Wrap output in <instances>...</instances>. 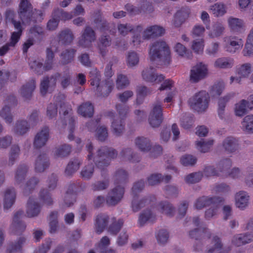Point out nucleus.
Instances as JSON below:
<instances>
[{
	"label": "nucleus",
	"instance_id": "a18cd8bd",
	"mask_svg": "<svg viewBox=\"0 0 253 253\" xmlns=\"http://www.w3.org/2000/svg\"><path fill=\"white\" fill-rule=\"evenodd\" d=\"M214 64L216 68H230L233 66L234 60L231 58L221 57L216 59Z\"/></svg>",
	"mask_w": 253,
	"mask_h": 253
},
{
	"label": "nucleus",
	"instance_id": "aec40b11",
	"mask_svg": "<svg viewBox=\"0 0 253 253\" xmlns=\"http://www.w3.org/2000/svg\"><path fill=\"white\" fill-rule=\"evenodd\" d=\"M49 128L47 126L43 127L35 136L34 145L39 149L45 145L49 138Z\"/></svg>",
	"mask_w": 253,
	"mask_h": 253
},
{
	"label": "nucleus",
	"instance_id": "58836bf2",
	"mask_svg": "<svg viewBox=\"0 0 253 253\" xmlns=\"http://www.w3.org/2000/svg\"><path fill=\"white\" fill-rule=\"evenodd\" d=\"M171 177L169 175L163 176L160 173L152 174L147 179L148 184L151 186L159 184L161 181H164L168 183L171 179Z\"/></svg>",
	"mask_w": 253,
	"mask_h": 253
},
{
	"label": "nucleus",
	"instance_id": "0e129e2a",
	"mask_svg": "<svg viewBox=\"0 0 253 253\" xmlns=\"http://www.w3.org/2000/svg\"><path fill=\"white\" fill-rule=\"evenodd\" d=\"M26 239L24 237H20L17 242L15 243L10 244L7 249L8 253H12L17 252H21L23 244L25 242Z\"/></svg>",
	"mask_w": 253,
	"mask_h": 253
},
{
	"label": "nucleus",
	"instance_id": "5fc2aeb1",
	"mask_svg": "<svg viewBox=\"0 0 253 253\" xmlns=\"http://www.w3.org/2000/svg\"><path fill=\"white\" fill-rule=\"evenodd\" d=\"M213 144V140L210 139L207 141L202 139L196 143L197 149L202 153L208 152Z\"/></svg>",
	"mask_w": 253,
	"mask_h": 253
},
{
	"label": "nucleus",
	"instance_id": "4468645a",
	"mask_svg": "<svg viewBox=\"0 0 253 253\" xmlns=\"http://www.w3.org/2000/svg\"><path fill=\"white\" fill-rule=\"evenodd\" d=\"M148 120L150 125L153 127H157L160 126L163 120L162 108L161 104H156L153 105Z\"/></svg>",
	"mask_w": 253,
	"mask_h": 253
},
{
	"label": "nucleus",
	"instance_id": "f257e3e1",
	"mask_svg": "<svg viewBox=\"0 0 253 253\" xmlns=\"http://www.w3.org/2000/svg\"><path fill=\"white\" fill-rule=\"evenodd\" d=\"M113 179L115 187L109 193L106 198V203L109 206L117 205L123 198L128 173L124 169H119L114 174Z\"/></svg>",
	"mask_w": 253,
	"mask_h": 253
},
{
	"label": "nucleus",
	"instance_id": "7ed1b4c3",
	"mask_svg": "<svg viewBox=\"0 0 253 253\" xmlns=\"http://www.w3.org/2000/svg\"><path fill=\"white\" fill-rule=\"evenodd\" d=\"M90 85L95 88V94L99 97L108 96L114 88L113 81L107 79L101 83V74L96 68L92 69L89 73Z\"/></svg>",
	"mask_w": 253,
	"mask_h": 253
},
{
	"label": "nucleus",
	"instance_id": "09e8293b",
	"mask_svg": "<svg viewBox=\"0 0 253 253\" xmlns=\"http://www.w3.org/2000/svg\"><path fill=\"white\" fill-rule=\"evenodd\" d=\"M30 129V126L26 121H18L14 128L15 133L18 135H23Z\"/></svg>",
	"mask_w": 253,
	"mask_h": 253
},
{
	"label": "nucleus",
	"instance_id": "ea45409f",
	"mask_svg": "<svg viewBox=\"0 0 253 253\" xmlns=\"http://www.w3.org/2000/svg\"><path fill=\"white\" fill-rule=\"evenodd\" d=\"M212 242L214 243V247L210 249L208 251V253H213L214 252L217 253H228L231 250V248H222V244L221 240L217 236H214L212 239Z\"/></svg>",
	"mask_w": 253,
	"mask_h": 253
},
{
	"label": "nucleus",
	"instance_id": "4c0bfd02",
	"mask_svg": "<svg viewBox=\"0 0 253 253\" xmlns=\"http://www.w3.org/2000/svg\"><path fill=\"white\" fill-rule=\"evenodd\" d=\"M77 111L83 117L91 118L94 113V107L91 103L85 102L78 107Z\"/></svg>",
	"mask_w": 253,
	"mask_h": 253
},
{
	"label": "nucleus",
	"instance_id": "2eb2a0df",
	"mask_svg": "<svg viewBox=\"0 0 253 253\" xmlns=\"http://www.w3.org/2000/svg\"><path fill=\"white\" fill-rule=\"evenodd\" d=\"M72 111L71 107H68L65 110H63V118L62 119L61 121L63 126L67 125V122H68L69 127V134L68 138L70 140H73L74 139V135L73 134L75 128L76 121L74 116H71L68 115Z\"/></svg>",
	"mask_w": 253,
	"mask_h": 253
},
{
	"label": "nucleus",
	"instance_id": "bf43d9fd",
	"mask_svg": "<svg viewBox=\"0 0 253 253\" xmlns=\"http://www.w3.org/2000/svg\"><path fill=\"white\" fill-rule=\"evenodd\" d=\"M228 24L231 30L234 32L240 31L243 27V21L236 18H230L228 19Z\"/></svg>",
	"mask_w": 253,
	"mask_h": 253
},
{
	"label": "nucleus",
	"instance_id": "ddd939ff",
	"mask_svg": "<svg viewBox=\"0 0 253 253\" xmlns=\"http://www.w3.org/2000/svg\"><path fill=\"white\" fill-rule=\"evenodd\" d=\"M218 166L220 169V172L223 173L222 176L236 178L241 175V172L238 168H234L230 172L228 171L232 166V162L230 159L227 158L221 161Z\"/></svg>",
	"mask_w": 253,
	"mask_h": 253
},
{
	"label": "nucleus",
	"instance_id": "052dcab7",
	"mask_svg": "<svg viewBox=\"0 0 253 253\" xmlns=\"http://www.w3.org/2000/svg\"><path fill=\"white\" fill-rule=\"evenodd\" d=\"M110 244V241L107 236H104L101 239L98 243V247L101 250V253H116L115 250L107 249Z\"/></svg>",
	"mask_w": 253,
	"mask_h": 253
},
{
	"label": "nucleus",
	"instance_id": "0eeeda50",
	"mask_svg": "<svg viewBox=\"0 0 253 253\" xmlns=\"http://www.w3.org/2000/svg\"><path fill=\"white\" fill-rule=\"evenodd\" d=\"M144 181L143 180L138 181L134 183L131 191L133 194V199L131 203V207L134 212H137L146 205L151 204L152 202L156 200L155 196L152 195L143 198L139 201H137V194L140 192L144 187Z\"/></svg>",
	"mask_w": 253,
	"mask_h": 253
},
{
	"label": "nucleus",
	"instance_id": "3c124183",
	"mask_svg": "<svg viewBox=\"0 0 253 253\" xmlns=\"http://www.w3.org/2000/svg\"><path fill=\"white\" fill-rule=\"evenodd\" d=\"M152 90L145 86H138L137 89V104H140L142 103L144 97L151 93Z\"/></svg>",
	"mask_w": 253,
	"mask_h": 253
},
{
	"label": "nucleus",
	"instance_id": "c03bdc74",
	"mask_svg": "<svg viewBox=\"0 0 253 253\" xmlns=\"http://www.w3.org/2000/svg\"><path fill=\"white\" fill-rule=\"evenodd\" d=\"M156 219V215L150 210L144 211L139 215L138 224L140 226H143L147 221L153 222Z\"/></svg>",
	"mask_w": 253,
	"mask_h": 253
},
{
	"label": "nucleus",
	"instance_id": "c9c22d12",
	"mask_svg": "<svg viewBox=\"0 0 253 253\" xmlns=\"http://www.w3.org/2000/svg\"><path fill=\"white\" fill-rule=\"evenodd\" d=\"M252 71L251 65L249 63H246L242 65L238 69V73L239 78H235L231 77L230 83L232 84L234 81L236 83L240 84L241 79L248 77Z\"/></svg>",
	"mask_w": 253,
	"mask_h": 253
},
{
	"label": "nucleus",
	"instance_id": "5701e85b",
	"mask_svg": "<svg viewBox=\"0 0 253 253\" xmlns=\"http://www.w3.org/2000/svg\"><path fill=\"white\" fill-rule=\"evenodd\" d=\"M190 10L188 7H182L174 16L173 24L175 27H179L189 17Z\"/></svg>",
	"mask_w": 253,
	"mask_h": 253
},
{
	"label": "nucleus",
	"instance_id": "412c9836",
	"mask_svg": "<svg viewBox=\"0 0 253 253\" xmlns=\"http://www.w3.org/2000/svg\"><path fill=\"white\" fill-rule=\"evenodd\" d=\"M64 98V95H59L54 98L56 101L55 104L50 103L48 105L46 112L47 116L49 119H52L56 117L57 115V106L59 105L62 108L65 105V103L63 102Z\"/></svg>",
	"mask_w": 253,
	"mask_h": 253
},
{
	"label": "nucleus",
	"instance_id": "f8f14e48",
	"mask_svg": "<svg viewBox=\"0 0 253 253\" xmlns=\"http://www.w3.org/2000/svg\"><path fill=\"white\" fill-rule=\"evenodd\" d=\"M4 103V106L0 112V116L7 124H10L13 120L11 110L17 105V100L15 96L9 95L7 96Z\"/></svg>",
	"mask_w": 253,
	"mask_h": 253
},
{
	"label": "nucleus",
	"instance_id": "f3484780",
	"mask_svg": "<svg viewBox=\"0 0 253 253\" xmlns=\"http://www.w3.org/2000/svg\"><path fill=\"white\" fill-rule=\"evenodd\" d=\"M156 69L150 67L144 70L142 73L143 79L146 82L155 83L159 84L165 79V76L163 75H157Z\"/></svg>",
	"mask_w": 253,
	"mask_h": 253
},
{
	"label": "nucleus",
	"instance_id": "39448f33",
	"mask_svg": "<svg viewBox=\"0 0 253 253\" xmlns=\"http://www.w3.org/2000/svg\"><path fill=\"white\" fill-rule=\"evenodd\" d=\"M18 14L19 18L24 23L30 24L31 22H41L43 19V13L41 10L33 8L29 0H21L19 4Z\"/></svg>",
	"mask_w": 253,
	"mask_h": 253
},
{
	"label": "nucleus",
	"instance_id": "2f4dec72",
	"mask_svg": "<svg viewBox=\"0 0 253 253\" xmlns=\"http://www.w3.org/2000/svg\"><path fill=\"white\" fill-rule=\"evenodd\" d=\"M208 229L205 226H200L198 228L191 230L189 232V235L191 238L198 240L206 236L208 239L211 238V234L208 232Z\"/></svg>",
	"mask_w": 253,
	"mask_h": 253
},
{
	"label": "nucleus",
	"instance_id": "6ab92c4d",
	"mask_svg": "<svg viewBox=\"0 0 253 253\" xmlns=\"http://www.w3.org/2000/svg\"><path fill=\"white\" fill-rule=\"evenodd\" d=\"M207 71V66L202 63L197 64L191 70L190 80L194 83L198 82L205 77Z\"/></svg>",
	"mask_w": 253,
	"mask_h": 253
},
{
	"label": "nucleus",
	"instance_id": "6e6d98bb",
	"mask_svg": "<svg viewBox=\"0 0 253 253\" xmlns=\"http://www.w3.org/2000/svg\"><path fill=\"white\" fill-rule=\"evenodd\" d=\"M121 154L123 157H126L130 162L135 163L140 161L138 155L133 153L130 148H127L123 149Z\"/></svg>",
	"mask_w": 253,
	"mask_h": 253
},
{
	"label": "nucleus",
	"instance_id": "1a4fd4ad",
	"mask_svg": "<svg viewBox=\"0 0 253 253\" xmlns=\"http://www.w3.org/2000/svg\"><path fill=\"white\" fill-rule=\"evenodd\" d=\"M209 95L206 91H200L188 100L190 107L198 113L204 112L208 107Z\"/></svg>",
	"mask_w": 253,
	"mask_h": 253
},
{
	"label": "nucleus",
	"instance_id": "f03ea898",
	"mask_svg": "<svg viewBox=\"0 0 253 253\" xmlns=\"http://www.w3.org/2000/svg\"><path fill=\"white\" fill-rule=\"evenodd\" d=\"M86 148L89 153L87 156L88 161L93 158V161L96 166L101 169H104L107 167L110 164L111 160L116 158L118 155L116 150L107 146H103L98 150L96 155L93 157V146L91 142L87 144Z\"/></svg>",
	"mask_w": 253,
	"mask_h": 253
},
{
	"label": "nucleus",
	"instance_id": "6e6552de",
	"mask_svg": "<svg viewBox=\"0 0 253 253\" xmlns=\"http://www.w3.org/2000/svg\"><path fill=\"white\" fill-rule=\"evenodd\" d=\"M54 57L53 52L50 48L46 49V57L44 65L42 61L39 60H32L29 62V66L31 69L38 75H42L45 71L51 69L53 64V59Z\"/></svg>",
	"mask_w": 253,
	"mask_h": 253
},
{
	"label": "nucleus",
	"instance_id": "37998d69",
	"mask_svg": "<svg viewBox=\"0 0 253 253\" xmlns=\"http://www.w3.org/2000/svg\"><path fill=\"white\" fill-rule=\"evenodd\" d=\"M81 164V161L78 158L71 160L65 169V174L68 176L72 175L79 169Z\"/></svg>",
	"mask_w": 253,
	"mask_h": 253
},
{
	"label": "nucleus",
	"instance_id": "a211bd4d",
	"mask_svg": "<svg viewBox=\"0 0 253 253\" xmlns=\"http://www.w3.org/2000/svg\"><path fill=\"white\" fill-rule=\"evenodd\" d=\"M95 40L94 31L89 26H86L82 34L81 39L79 41V44L83 47H88Z\"/></svg>",
	"mask_w": 253,
	"mask_h": 253
},
{
	"label": "nucleus",
	"instance_id": "13d9d810",
	"mask_svg": "<svg viewBox=\"0 0 253 253\" xmlns=\"http://www.w3.org/2000/svg\"><path fill=\"white\" fill-rule=\"evenodd\" d=\"M111 44V40L109 36H102L98 44L100 53L102 56H104L106 53V48Z\"/></svg>",
	"mask_w": 253,
	"mask_h": 253
},
{
	"label": "nucleus",
	"instance_id": "603ef678",
	"mask_svg": "<svg viewBox=\"0 0 253 253\" xmlns=\"http://www.w3.org/2000/svg\"><path fill=\"white\" fill-rule=\"evenodd\" d=\"M243 53L245 56H251L253 54V28L248 36Z\"/></svg>",
	"mask_w": 253,
	"mask_h": 253
},
{
	"label": "nucleus",
	"instance_id": "c756f323",
	"mask_svg": "<svg viewBox=\"0 0 253 253\" xmlns=\"http://www.w3.org/2000/svg\"><path fill=\"white\" fill-rule=\"evenodd\" d=\"M165 32V29L160 26L153 25L148 27L144 31V38L151 39L155 37L161 36Z\"/></svg>",
	"mask_w": 253,
	"mask_h": 253
},
{
	"label": "nucleus",
	"instance_id": "9d476101",
	"mask_svg": "<svg viewBox=\"0 0 253 253\" xmlns=\"http://www.w3.org/2000/svg\"><path fill=\"white\" fill-rule=\"evenodd\" d=\"M116 110L119 115L120 120L114 119L112 123V127L114 133L120 135L123 132L125 128V119L129 110V107L125 104H117L116 105Z\"/></svg>",
	"mask_w": 253,
	"mask_h": 253
},
{
	"label": "nucleus",
	"instance_id": "dca6fc26",
	"mask_svg": "<svg viewBox=\"0 0 253 253\" xmlns=\"http://www.w3.org/2000/svg\"><path fill=\"white\" fill-rule=\"evenodd\" d=\"M125 9L130 15H137L142 12H152L154 10L152 3L146 1H142L140 7L127 3L125 5Z\"/></svg>",
	"mask_w": 253,
	"mask_h": 253
},
{
	"label": "nucleus",
	"instance_id": "423d86ee",
	"mask_svg": "<svg viewBox=\"0 0 253 253\" xmlns=\"http://www.w3.org/2000/svg\"><path fill=\"white\" fill-rule=\"evenodd\" d=\"M224 201L223 198L219 197L203 196L196 200L194 206L198 210L210 206L211 208L205 212V218L209 219L216 213L217 209L223 204Z\"/></svg>",
	"mask_w": 253,
	"mask_h": 253
},
{
	"label": "nucleus",
	"instance_id": "c85d7f7f",
	"mask_svg": "<svg viewBox=\"0 0 253 253\" xmlns=\"http://www.w3.org/2000/svg\"><path fill=\"white\" fill-rule=\"evenodd\" d=\"M250 196L248 194L243 191H239L235 195L236 206L241 210H244L249 204Z\"/></svg>",
	"mask_w": 253,
	"mask_h": 253
},
{
	"label": "nucleus",
	"instance_id": "a878e982",
	"mask_svg": "<svg viewBox=\"0 0 253 253\" xmlns=\"http://www.w3.org/2000/svg\"><path fill=\"white\" fill-rule=\"evenodd\" d=\"M109 216L105 213H100L96 217L94 228L96 233L101 234L105 229L109 220Z\"/></svg>",
	"mask_w": 253,
	"mask_h": 253
},
{
	"label": "nucleus",
	"instance_id": "b1692460",
	"mask_svg": "<svg viewBox=\"0 0 253 253\" xmlns=\"http://www.w3.org/2000/svg\"><path fill=\"white\" fill-rule=\"evenodd\" d=\"M36 200V199L30 197L28 201L26 213L28 217L36 216L41 211V206Z\"/></svg>",
	"mask_w": 253,
	"mask_h": 253
},
{
	"label": "nucleus",
	"instance_id": "79ce46f5",
	"mask_svg": "<svg viewBox=\"0 0 253 253\" xmlns=\"http://www.w3.org/2000/svg\"><path fill=\"white\" fill-rule=\"evenodd\" d=\"M58 39L62 44L66 45L70 44L74 39V35L69 29L62 31L58 35Z\"/></svg>",
	"mask_w": 253,
	"mask_h": 253
},
{
	"label": "nucleus",
	"instance_id": "f704fd0d",
	"mask_svg": "<svg viewBox=\"0 0 253 253\" xmlns=\"http://www.w3.org/2000/svg\"><path fill=\"white\" fill-rule=\"evenodd\" d=\"M16 199V192L14 188L7 189L3 199L4 209L8 210L14 204Z\"/></svg>",
	"mask_w": 253,
	"mask_h": 253
},
{
	"label": "nucleus",
	"instance_id": "4be33fe9",
	"mask_svg": "<svg viewBox=\"0 0 253 253\" xmlns=\"http://www.w3.org/2000/svg\"><path fill=\"white\" fill-rule=\"evenodd\" d=\"M226 42V50L230 53H234L236 50L241 48L243 45V42L241 39L236 37H230L225 40Z\"/></svg>",
	"mask_w": 253,
	"mask_h": 253
},
{
	"label": "nucleus",
	"instance_id": "69168bd1",
	"mask_svg": "<svg viewBox=\"0 0 253 253\" xmlns=\"http://www.w3.org/2000/svg\"><path fill=\"white\" fill-rule=\"evenodd\" d=\"M175 51L180 56L190 58L192 56V52L180 43H177L174 46Z\"/></svg>",
	"mask_w": 253,
	"mask_h": 253
},
{
	"label": "nucleus",
	"instance_id": "338daca9",
	"mask_svg": "<svg viewBox=\"0 0 253 253\" xmlns=\"http://www.w3.org/2000/svg\"><path fill=\"white\" fill-rule=\"evenodd\" d=\"M242 126L249 133H253V115L246 116L242 122Z\"/></svg>",
	"mask_w": 253,
	"mask_h": 253
},
{
	"label": "nucleus",
	"instance_id": "de8ad7c7",
	"mask_svg": "<svg viewBox=\"0 0 253 253\" xmlns=\"http://www.w3.org/2000/svg\"><path fill=\"white\" fill-rule=\"evenodd\" d=\"M249 101L245 99H242L239 103L235 105V113L239 117H242L245 115L249 109L248 107Z\"/></svg>",
	"mask_w": 253,
	"mask_h": 253
},
{
	"label": "nucleus",
	"instance_id": "e433bc0d",
	"mask_svg": "<svg viewBox=\"0 0 253 253\" xmlns=\"http://www.w3.org/2000/svg\"><path fill=\"white\" fill-rule=\"evenodd\" d=\"M124 223L122 218L117 219L116 217L111 219V223L108 227V232L111 235H116L121 230Z\"/></svg>",
	"mask_w": 253,
	"mask_h": 253
},
{
	"label": "nucleus",
	"instance_id": "393cba45",
	"mask_svg": "<svg viewBox=\"0 0 253 253\" xmlns=\"http://www.w3.org/2000/svg\"><path fill=\"white\" fill-rule=\"evenodd\" d=\"M253 241V232L245 234H239L235 235L232 240V243L237 247H240Z\"/></svg>",
	"mask_w": 253,
	"mask_h": 253
},
{
	"label": "nucleus",
	"instance_id": "680f3d73",
	"mask_svg": "<svg viewBox=\"0 0 253 253\" xmlns=\"http://www.w3.org/2000/svg\"><path fill=\"white\" fill-rule=\"evenodd\" d=\"M39 182V179L35 177H33L30 179L27 182L25 187H24L23 193L24 195L28 196L30 193H31Z\"/></svg>",
	"mask_w": 253,
	"mask_h": 253
},
{
	"label": "nucleus",
	"instance_id": "cd10ccee",
	"mask_svg": "<svg viewBox=\"0 0 253 253\" xmlns=\"http://www.w3.org/2000/svg\"><path fill=\"white\" fill-rule=\"evenodd\" d=\"M49 166V161L45 154L40 155L37 158L35 164V169L36 172H43Z\"/></svg>",
	"mask_w": 253,
	"mask_h": 253
},
{
	"label": "nucleus",
	"instance_id": "8fccbe9b",
	"mask_svg": "<svg viewBox=\"0 0 253 253\" xmlns=\"http://www.w3.org/2000/svg\"><path fill=\"white\" fill-rule=\"evenodd\" d=\"M160 211L162 213L166 214L167 216H173L175 211V208L169 202L163 201L159 203Z\"/></svg>",
	"mask_w": 253,
	"mask_h": 253
},
{
	"label": "nucleus",
	"instance_id": "4d7b16f0",
	"mask_svg": "<svg viewBox=\"0 0 253 253\" xmlns=\"http://www.w3.org/2000/svg\"><path fill=\"white\" fill-rule=\"evenodd\" d=\"M2 71H0V87H1L8 80H10L11 82L15 81L17 78V75L15 71L9 72L6 71L4 73V75Z\"/></svg>",
	"mask_w": 253,
	"mask_h": 253
},
{
	"label": "nucleus",
	"instance_id": "20e7f679",
	"mask_svg": "<svg viewBox=\"0 0 253 253\" xmlns=\"http://www.w3.org/2000/svg\"><path fill=\"white\" fill-rule=\"evenodd\" d=\"M150 59L151 62L157 61V65H168L170 62V52L167 43L163 41L154 42L150 46Z\"/></svg>",
	"mask_w": 253,
	"mask_h": 253
},
{
	"label": "nucleus",
	"instance_id": "49530a36",
	"mask_svg": "<svg viewBox=\"0 0 253 253\" xmlns=\"http://www.w3.org/2000/svg\"><path fill=\"white\" fill-rule=\"evenodd\" d=\"M28 171V167L26 165H20L15 172V180L17 184H20L25 179Z\"/></svg>",
	"mask_w": 253,
	"mask_h": 253
},
{
	"label": "nucleus",
	"instance_id": "a19ab883",
	"mask_svg": "<svg viewBox=\"0 0 253 253\" xmlns=\"http://www.w3.org/2000/svg\"><path fill=\"white\" fill-rule=\"evenodd\" d=\"M234 95V93H229L219 99L217 112L218 116L221 119H223L224 118V110L226 103L233 97Z\"/></svg>",
	"mask_w": 253,
	"mask_h": 253
},
{
	"label": "nucleus",
	"instance_id": "e2e57ef3",
	"mask_svg": "<svg viewBox=\"0 0 253 253\" xmlns=\"http://www.w3.org/2000/svg\"><path fill=\"white\" fill-rule=\"evenodd\" d=\"M76 50L74 49H66L61 54L63 64L70 63L74 59Z\"/></svg>",
	"mask_w": 253,
	"mask_h": 253
},
{
	"label": "nucleus",
	"instance_id": "7c9ffc66",
	"mask_svg": "<svg viewBox=\"0 0 253 253\" xmlns=\"http://www.w3.org/2000/svg\"><path fill=\"white\" fill-rule=\"evenodd\" d=\"M35 88V80L32 79L21 87L20 93L22 96L25 100L30 99L32 96L33 92L34 91Z\"/></svg>",
	"mask_w": 253,
	"mask_h": 253
},
{
	"label": "nucleus",
	"instance_id": "864d4df0",
	"mask_svg": "<svg viewBox=\"0 0 253 253\" xmlns=\"http://www.w3.org/2000/svg\"><path fill=\"white\" fill-rule=\"evenodd\" d=\"M142 29V27L141 25H138L135 28L133 32H132L133 36L132 37V42L134 46H137L142 42L144 40L149 39L144 38V33H143V37H141V33Z\"/></svg>",
	"mask_w": 253,
	"mask_h": 253
},
{
	"label": "nucleus",
	"instance_id": "473e14b6",
	"mask_svg": "<svg viewBox=\"0 0 253 253\" xmlns=\"http://www.w3.org/2000/svg\"><path fill=\"white\" fill-rule=\"evenodd\" d=\"M24 215V211L22 210H19L14 215L12 226L16 232L19 231L21 233L26 229V226L24 222L20 220V219Z\"/></svg>",
	"mask_w": 253,
	"mask_h": 253
},
{
	"label": "nucleus",
	"instance_id": "bb28decb",
	"mask_svg": "<svg viewBox=\"0 0 253 253\" xmlns=\"http://www.w3.org/2000/svg\"><path fill=\"white\" fill-rule=\"evenodd\" d=\"M76 187L75 183H72L69 186L64 197V206L70 207L76 202L77 195V190H75Z\"/></svg>",
	"mask_w": 253,
	"mask_h": 253
},
{
	"label": "nucleus",
	"instance_id": "9b49d317",
	"mask_svg": "<svg viewBox=\"0 0 253 253\" xmlns=\"http://www.w3.org/2000/svg\"><path fill=\"white\" fill-rule=\"evenodd\" d=\"M135 145L142 152H148L150 150V156L154 158L160 156L163 151V148L160 145H155L151 148L150 141L147 138L138 137L135 139Z\"/></svg>",
	"mask_w": 253,
	"mask_h": 253
},
{
	"label": "nucleus",
	"instance_id": "72a5a7b5",
	"mask_svg": "<svg viewBox=\"0 0 253 253\" xmlns=\"http://www.w3.org/2000/svg\"><path fill=\"white\" fill-rule=\"evenodd\" d=\"M222 146L228 153H232L239 148L238 140L233 137H227L223 141Z\"/></svg>",
	"mask_w": 253,
	"mask_h": 253
},
{
	"label": "nucleus",
	"instance_id": "774afa93",
	"mask_svg": "<svg viewBox=\"0 0 253 253\" xmlns=\"http://www.w3.org/2000/svg\"><path fill=\"white\" fill-rule=\"evenodd\" d=\"M40 199L44 204L50 206L53 204V200L50 194L47 190L42 189L40 192Z\"/></svg>",
	"mask_w": 253,
	"mask_h": 253
}]
</instances>
